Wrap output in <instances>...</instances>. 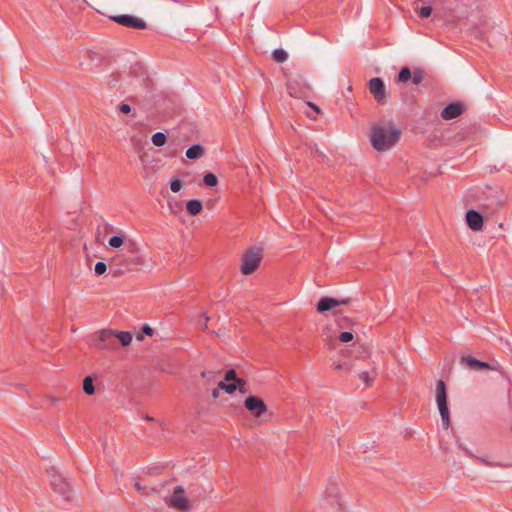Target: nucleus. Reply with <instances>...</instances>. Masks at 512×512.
<instances>
[{
	"label": "nucleus",
	"mask_w": 512,
	"mask_h": 512,
	"mask_svg": "<svg viewBox=\"0 0 512 512\" xmlns=\"http://www.w3.org/2000/svg\"><path fill=\"white\" fill-rule=\"evenodd\" d=\"M124 250L125 253H117L112 258L110 268L114 276L122 275L142 263L139 249L133 242L125 244Z\"/></svg>",
	"instance_id": "nucleus-1"
},
{
	"label": "nucleus",
	"mask_w": 512,
	"mask_h": 512,
	"mask_svg": "<svg viewBox=\"0 0 512 512\" xmlns=\"http://www.w3.org/2000/svg\"><path fill=\"white\" fill-rule=\"evenodd\" d=\"M399 137V129L392 123H388L374 126L370 135V141L375 150L387 151L398 142Z\"/></svg>",
	"instance_id": "nucleus-2"
},
{
	"label": "nucleus",
	"mask_w": 512,
	"mask_h": 512,
	"mask_svg": "<svg viewBox=\"0 0 512 512\" xmlns=\"http://www.w3.org/2000/svg\"><path fill=\"white\" fill-rule=\"evenodd\" d=\"M323 507L329 512H346L339 497V487L336 482H330L323 492Z\"/></svg>",
	"instance_id": "nucleus-3"
},
{
	"label": "nucleus",
	"mask_w": 512,
	"mask_h": 512,
	"mask_svg": "<svg viewBox=\"0 0 512 512\" xmlns=\"http://www.w3.org/2000/svg\"><path fill=\"white\" fill-rule=\"evenodd\" d=\"M436 402L442 420L444 429H448L450 425L449 409L447 405L446 385L443 380H438L436 384Z\"/></svg>",
	"instance_id": "nucleus-4"
},
{
	"label": "nucleus",
	"mask_w": 512,
	"mask_h": 512,
	"mask_svg": "<svg viewBox=\"0 0 512 512\" xmlns=\"http://www.w3.org/2000/svg\"><path fill=\"white\" fill-rule=\"evenodd\" d=\"M262 260V249L259 247H253L247 250L241 261V273L243 275L252 274L260 265Z\"/></svg>",
	"instance_id": "nucleus-5"
},
{
	"label": "nucleus",
	"mask_w": 512,
	"mask_h": 512,
	"mask_svg": "<svg viewBox=\"0 0 512 512\" xmlns=\"http://www.w3.org/2000/svg\"><path fill=\"white\" fill-rule=\"evenodd\" d=\"M50 485L54 492L59 493L65 500H69L70 487L66 480L58 473L55 467L47 469Z\"/></svg>",
	"instance_id": "nucleus-6"
},
{
	"label": "nucleus",
	"mask_w": 512,
	"mask_h": 512,
	"mask_svg": "<svg viewBox=\"0 0 512 512\" xmlns=\"http://www.w3.org/2000/svg\"><path fill=\"white\" fill-rule=\"evenodd\" d=\"M90 345L98 349L114 348L116 346L115 332L110 329L101 330L96 336L93 337Z\"/></svg>",
	"instance_id": "nucleus-7"
},
{
	"label": "nucleus",
	"mask_w": 512,
	"mask_h": 512,
	"mask_svg": "<svg viewBox=\"0 0 512 512\" xmlns=\"http://www.w3.org/2000/svg\"><path fill=\"white\" fill-rule=\"evenodd\" d=\"M368 89L378 104H385L387 102L388 93L380 77L371 78L368 82Z\"/></svg>",
	"instance_id": "nucleus-8"
},
{
	"label": "nucleus",
	"mask_w": 512,
	"mask_h": 512,
	"mask_svg": "<svg viewBox=\"0 0 512 512\" xmlns=\"http://www.w3.org/2000/svg\"><path fill=\"white\" fill-rule=\"evenodd\" d=\"M168 504L170 507L181 511H186L191 508V502L185 496L184 488L180 485L174 487Z\"/></svg>",
	"instance_id": "nucleus-9"
},
{
	"label": "nucleus",
	"mask_w": 512,
	"mask_h": 512,
	"mask_svg": "<svg viewBox=\"0 0 512 512\" xmlns=\"http://www.w3.org/2000/svg\"><path fill=\"white\" fill-rule=\"evenodd\" d=\"M111 19L116 23L128 28L143 30L147 27V24L144 20L128 14L113 16Z\"/></svg>",
	"instance_id": "nucleus-10"
},
{
	"label": "nucleus",
	"mask_w": 512,
	"mask_h": 512,
	"mask_svg": "<svg viewBox=\"0 0 512 512\" xmlns=\"http://www.w3.org/2000/svg\"><path fill=\"white\" fill-rule=\"evenodd\" d=\"M244 406L255 417H260L267 411L266 404L257 396H248L244 401Z\"/></svg>",
	"instance_id": "nucleus-11"
},
{
	"label": "nucleus",
	"mask_w": 512,
	"mask_h": 512,
	"mask_svg": "<svg viewBox=\"0 0 512 512\" xmlns=\"http://www.w3.org/2000/svg\"><path fill=\"white\" fill-rule=\"evenodd\" d=\"M464 112V105L460 102H451L441 111V117L444 120H452L459 117Z\"/></svg>",
	"instance_id": "nucleus-12"
},
{
	"label": "nucleus",
	"mask_w": 512,
	"mask_h": 512,
	"mask_svg": "<svg viewBox=\"0 0 512 512\" xmlns=\"http://www.w3.org/2000/svg\"><path fill=\"white\" fill-rule=\"evenodd\" d=\"M349 302L347 298L338 300L332 297H322L317 304V311L320 313L329 311L330 309L340 306L346 305Z\"/></svg>",
	"instance_id": "nucleus-13"
},
{
	"label": "nucleus",
	"mask_w": 512,
	"mask_h": 512,
	"mask_svg": "<svg viewBox=\"0 0 512 512\" xmlns=\"http://www.w3.org/2000/svg\"><path fill=\"white\" fill-rule=\"evenodd\" d=\"M466 221L468 227L473 231H480L483 228V217L482 215L474 210L470 209L466 213Z\"/></svg>",
	"instance_id": "nucleus-14"
},
{
	"label": "nucleus",
	"mask_w": 512,
	"mask_h": 512,
	"mask_svg": "<svg viewBox=\"0 0 512 512\" xmlns=\"http://www.w3.org/2000/svg\"><path fill=\"white\" fill-rule=\"evenodd\" d=\"M461 362L474 370H481L483 368H488L489 364L487 362L480 361L473 356H463L461 358Z\"/></svg>",
	"instance_id": "nucleus-15"
},
{
	"label": "nucleus",
	"mask_w": 512,
	"mask_h": 512,
	"mask_svg": "<svg viewBox=\"0 0 512 512\" xmlns=\"http://www.w3.org/2000/svg\"><path fill=\"white\" fill-rule=\"evenodd\" d=\"M204 155V148L201 144H194L186 150V157L192 160L201 158Z\"/></svg>",
	"instance_id": "nucleus-16"
},
{
	"label": "nucleus",
	"mask_w": 512,
	"mask_h": 512,
	"mask_svg": "<svg viewBox=\"0 0 512 512\" xmlns=\"http://www.w3.org/2000/svg\"><path fill=\"white\" fill-rule=\"evenodd\" d=\"M202 203L201 201L197 200V199H193V200H189L187 203H186V209L187 211L193 215V216H196L198 215L201 210H202Z\"/></svg>",
	"instance_id": "nucleus-17"
},
{
	"label": "nucleus",
	"mask_w": 512,
	"mask_h": 512,
	"mask_svg": "<svg viewBox=\"0 0 512 512\" xmlns=\"http://www.w3.org/2000/svg\"><path fill=\"white\" fill-rule=\"evenodd\" d=\"M118 339L123 346H128L132 342V335L128 331L115 333V340Z\"/></svg>",
	"instance_id": "nucleus-18"
},
{
	"label": "nucleus",
	"mask_w": 512,
	"mask_h": 512,
	"mask_svg": "<svg viewBox=\"0 0 512 512\" xmlns=\"http://www.w3.org/2000/svg\"><path fill=\"white\" fill-rule=\"evenodd\" d=\"M224 381L226 382H237V384L246 385V381L242 378H238L236 375V371L234 369H229L224 376Z\"/></svg>",
	"instance_id": "nucleus-19"
},
{
	"label": "nucleus",
	"mask_w": 512,
	"mask_h": 512,
	"mask_svg": "<svg viewBox=\"0 0 512 512\" xmlns=\"http://www.w3.org/2000/svg\"><path fill=\"white\" fill-rule=\"evenodd\" d=\"M272 58L277 63H283L288 59V53L284 49L278 48L272 52Z\"/></svg>",
	"instance_id": "nucleus-20"
},
{
	"label": "nucleus",
	"mask_w": 512,
	"mask_h": 512,
	"mask_svg": "<svg viewBox=\"0 0 512 512\" xmlns=\"http://www.w3.org/2000/svg\"><path fill=\"white\" fill-rule=\"evenodd\" d=\"M218 387L227 394H233L237 390V382L220 381Z\"/></svg>",
	"instance_id": "nucleus-21"
},
{
	"label": "nucleus",
	"mask_w": 512,
	"mask_h": 512,
	"mask_svg": "<svg viewBox=\"0 0 512 512\" xmlns=\"http://www.w3.org/2000/svg\"><path fill=\"white\" fill-rule=\"evenodd\" d=\"M152 143L157 147H162L167 142V137L163 132H156L152 135Z\"/></svg>",
	"instance_id": "nucleus-22"
},
{
	"label": "nucleus",
	"mask_w": 512,
	"mask_h": 512,
	"mask_svg": "<svg viewBox=\"0 0 512 512\" xmlns=\"http://www.w3.org/2000/svg\"><path fill=\"white\" fill-rule=\"evenodd\" d=\"M83 390L88 395H93L95 393V388L93 385V379L91 376H86L83 380Z\"/></svg>",
	"instance_id": "nucleus-23"
},
{
	"label": "nucleus",
	"mask_w": 512,
	"mask_h": 512,
	"mask_svg": "<svg viewBox=\"0 0 512 512\" xmlns=\"http://www.w3.org/2000/svg\"><path fill=\"white\" fill-rule=\"evenodd\" d=\"M203 181L205 185L209 187H215L218 184L217 176L211 172H208L204 175Z\"/></svg>",
	"instance_id": "nucleus-24"
},
{
	"label": "nucleus",
	"mask_w": 512,
	"mask_h": 512,
	"mask_svg": "<svg viewBox=\"0 0 512 512\" xmlns=\"http://www.w3.org/2000/svg\"><path fill=\"white\" fill-rule=\"evenodd\" d=\"M108 244L113 248H120L122 245H124V237L115 235L109 238Z\"/></svg>",
	"instance_id": "nucleus-25"
},
{
	"label": "nucleus",
	"mask_w": 512,
	"mask_h": 512,
	"mask_svg": "<svg viewBox=\"0 0 512 512\" xmlns=\"http://www.w3.org/2000/svg\"><path fill=\"white\" fill-rule=\"evenodd\" d=\"M411 78V71L408 67H403L398 74L399 82H407Z\"/></svg>",
	"instance_id": "nucleus-26"
},
{
	"label": "nucleus",
	"mask_w": 512,
	"mask_h": 512,
	"mask_svg": "<svg viewBox=\"0 0 512 512\" xmlns=\"http://www.w3.org/2000/svg\"><path fill=\"white\" fill-rule=\"evenodd\" d=\"M459 448H461L463 451H465L467 456H469L485 465H491L486 459L475 456L471 451H469L466 447H463L461 444H459Z\"/></svg>",
	"instance_id": "nucleus-27"
},
{
	"label": "nucleus",
	"mask_w": 512,
	"mask_h": 512,
	"mask_svg": "<svg viewBox=\"0 0 512 512\" xmlns=\"http://www.w3.org/2000/svg\"><path fill=\"white\" fill-rule=\"evenodd\" d=\"M432 8L430 6H422L418 9V14L421 18H427L431 15Z\"/></svg>",
	"instance_id": "nucleus-28"
},
{
	"label": "nucleus",
	"mask_w": 512,
	"mask_h": 512,
	"mask_svg": "<svg viewBox=\"0 0 512 512\" xmlns=\"http://www.w3.org/2000/svg\"><path fill=\"white\" fill-rule=\"evenodd\" d=\"M107 270V265L106 263L102 262V261H99L96 263L95 265V273L97 275H102L106 272Z\"/></svg>",
	"instance_id": "nucleus-29"
},
{
	"label": "nucleus",
	"mask_w": 512,
	"mask_h": 512,
	"mask_svg": "<svg viewBox=\"0 0 512 512\" xmlns=\"http://www.w3.org/2000/svg\"><path fill=\"white\" fill-rule=\"evenodd\" d=\"M181 188H182V183L180 180H178V179L171 180L170 189L172 192L177 193L181 190Z\"/></svg>",
	"instance_id": "nucleus-30"
},
{
	"label": "nucleus",
	"mask_w": 512,
	"mask_h": 512,
	"mask_svg": "<svg viewBox=\"0 0 512 512\" xmlns=\"http://www.w3.org/2000/svg\"><path fill=\"white\" fill-rule=\"evenodd\" d=\"M353 339V334L349 331L341 332L339 335V340L343 343L350 342Z\"/></svg>",
	"instance_id": "nucleus-31"
},
{
	"label": "nucleus",
	"mask_w": 512,
	"mask_h": 512,
	"mask_svg": "<svg viewBox=\"0 0 512 512\" xmlns=\"http://www.w3.org/2000/svg\"><path fill=\"white\" fill-rule=\"evenodd\" d=\"M359 378L365 382L367 385H370L372 380H373V377L370 376V374L366 371H362L358 374Z\"/></svg>",
	"instance_id": "nucleus-32"
},
{
	"label": "nucleus",
	"mask_w": 512,
	"mask_h": 512,
	"mask_svg": "<svg viewBox=\"0 0 512 512\" xmlns=\"http://www.w3.org/2000/svg\"><path fill=\"white\" fill-rule=\"evenodd\" d=\"M410 79H412V83L414 85H419L423 81V75L421 72H417V73H414L413 75L411 74Z\"/></svg>",
	"instance_id": "nucleus-33"
},
{
	"label": "nucleus",
	"mask_w": 512,
	"mask_h": 512,
	"mask_svg": "<svg viewBox=\"0 0 512 512\" xmlns=\"http://www.w3.org/2000/svg\"><path fill=\"white\" fill-rule=\"evenodd\" d=\"M118 109L121 113H124V114H127V113H130L131 112V106L129 104H126V103H121L119 106H118Z\"/></svg>",
	"instance_id": "nucleus-34"
},
{
	"label": "nucleus",
	"mask_w": 512,
	"mask_h": 512,
	"mask_svg": "<svg viewBox=\"0 0 512 512\" xmlns=\"http://www.w3.org/2000/svg\"><path fill=\"white\" fill-rule=\"evenodd\" d=\"M143 332L148 335V336H152L153 333H154V330L150 327V326H144L143 327Z\"/></svg>",
	"instance_id": "nucleus-35"
},
{
	"label": "nucleus",
	"mask_w": 512,
	"mask_h": 512,
	"mask_svg": "<svg viewBox=\"0 0 512 512\" xmlns=\"http://www.w3.org/2000/svg\"><path fill=\"white\" fill-rule=\"evenodd\" d=\"M246 385H243V384H237V389L239 390L240 393L242 394H245L247 393V390H246Z\"/></svg>",
	"instance_id": "nucleus-36"
},
{
	"label": "nucleus",
	"mask_w": 512,
	"mask_h": 512,
	"mask_svg": "<svg viewBox=\"0 0 512 512\" xmlns=\"http://www.w3.org/2000/svg\"><path fill=\"white\" fill-rule=\"evenodd\" d=\"M135 488L141 493H144L145 491V487L141 486L138 482L135 483Z\"/></svg>",
	"instance_id": "nucleus-37"
},
{
	"label": "nucleus",
	"mask_w": 512,
	"mask_h": 512,
	"mask_svg": "<svg viewBox=\"0 0 512 512\" xmlns=\"http://www.w3.org/2000/svg\"><path fill=\"white\" fill-rule=\"evenodd\" d=\"M219 390H220L219 387H217L216 389H213V391H212V397L213 398H218L219 397Z\"/></svg>",
	"instance_id": "nucleus-38"
},
{
	"label": "nucleus",
	"mask_w": 512,
	"mask_h": 512,
	"mask_svg": "<svg viewBox=\"0 0 512 512\" xmlns=\"http://www.w3.org/2000/svg\"><path fill=\"white\" fill-rule=\"evenodd\" d=\"M308 105H309L310 107H312V108H313L317 113H319V112H320V109H319V107H318L317 105H315V104H313V103H311V102H309V103H308Z\"/></svg>",
	"instance_id": "nucleus-39"
},
{
	"label": "nucleus",
	"mask_w": 512,
	"mask_h": 512,
	"mask_svg": "<svg viewBox=\"0 0 512 512\" xmlns=\"http://www.w3.org/2000/svg\"><path fill=\"white\" fill-rule=\"evenodd\" d=\"M335 369H337V370L343 369V365L342 364H337L335 366Z\"/></svg>",
	"instance_id": "nucleus-40"
},
{
	"label": "nucleus",
	"mask_w": 512,
	"mask_h": 512,
	"mask_svg": "<svg viewBox=\"0 0 512 512\" xmlns=\"http://www.w3.org/2000/svg\"><path fill=\"white\" fill-rule=\"evenodd\" d=\"M203 320H204V323L206 324V323H207V321L209 320V318L204 314V315H203Z\"/></svg>",
	"instance_id": "nucleus-41"
},
{
	"label": "nucleus",
	"mask_w": 512,
	"mask_h": 512,
	"mask_svg": "<svg viewBox=\"0 0 512 512\" xmlns=\"http://www.w3.org/2000/svg\"><path fill=\"white\" fill-rule=\"evenodd\" d=\"M201 375H202V377H205L206 376V372L205 371L201 372Z\"/></svg>",
	"instance_id": "nucleus-42"
},
{
	"label": "nucleus",
	"mask_w": 512,
	"mask_h": 512,
	"mask_svg": "<svg viewBox=\"0 0 512 512\" xmlns=\"http://www.w3.org/2000/svg\"><path fill=\"white\" fill-rule=\"evenodd\" d=\"M288 89H289V94L293 95L290 86L288 87Z\"/></svg>",
	"instance_id": "nucleus-43"
}]
</instances>
